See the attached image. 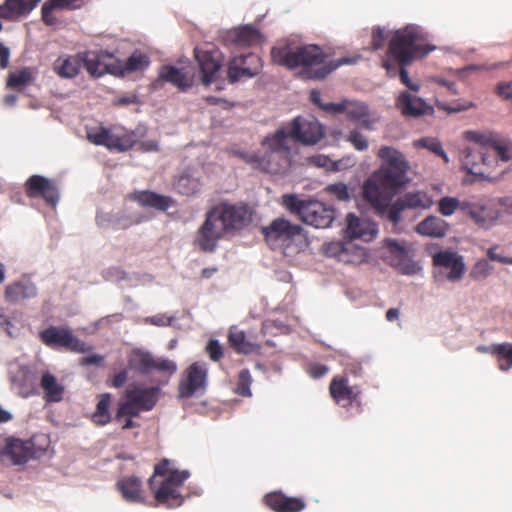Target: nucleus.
<instances>
[{
	"label": "nucleus",
	"mask_w": 512,
	"mask_h": 512,
	"mask_svg": "<svg viewBox=\"0 0 512 512\" xmlns=\"http://www.w3.org/2000/svg\"><path fill=\"white\" fill-rule=\"evenodd\" d=\"M381 164L363 183L362 196L371 207L385 212L389 201L409 182L410 163L397 148L382 146L377 152Z\"/></svg>",
	"instance_id": "f257e3e1"
},
{
	"label": "nucleus",
	"mask_w": 512,
	"mask_h": 512,
	"mask_svg": "<svg viewBox=\"0 0 512 512\" xmlns=\"http://www.w3.org/2000/svg\"><path fill=\"white\" fill-rule=\"evenodd\" d=\"M426 40V35L416 26L409 25L399 29L391 38L386 58L382 61V67L387 74L394 77L398 73L401 83L413 92H418L420 85L410 80L406 67L435 49Z\"/></svg>",
	"instance_id": "f03ea898"
},
{
	"label": "nucleus",
	"mask_w": 512,
	"mask_h": 512,
	"mask_svg": "<svg viewBox=\"0 0 512 512\" xmlns=\"http://www.w3.org/2000/svg\"><path fill=\"white\" fill-rule=\"evenodd\" d=\"M327 58L323 49L315 44L295 47L284 44L271 49L273 63L290 70L300 68V76L309 80H322L340 65L351 63L349 58H342L336 64Z\"/></svg>",
	"instance_id": "7ed1b4c3"
},
{
	"label": "nucleus",
	"mask_w": 512,
	"mask_h": 512,
	"mask_svg": "<svg viewBox=\"0 0 512 512\" xmlns=\"http://www.w3.org/2000/svg\"><path fill=\"white\" fill-rule=\"evenodd\" d=\"M263 153H248L233 150L232 154L254 168L270 174H285L292 163V146L283 130H276L261 141Z\"/></svg>",
	"instance_id": "20e7f679"
},
{
	"label": "nucleus",
	"mask_w": 512,
	"mask_h": 512,
	"mask_svg": "<svg viewBox=\"0 0 512 512\" xmlns=\"http://www.w3.org/2000/svg\"><path fill=\"white\" fill-rule=\"evenodd\" d=\"M190 476L187 470L170 469V461L163 459L154 467V473L148 484L155 500L168 508L179 507L183 503L180 488Z\"/></svg>",
	"instance_id": "39448f33"
},
{
	"label": "nucleus",
	"mask_w": 512,
	"mask_h": 512,
	"mask_svg": "<svg viewBox=\"0 0 512 512\" xmlns=\"http://www.w3.org/2000/svg\"><path fill=\"white\" fill-rule=\"evenodd\" d=\"M464 138L480 146L478 151L471 148H467L465 150L462 163L465 170L470 174L483 175L482 171L476 170V166L479 163H482L483 165L489 164V150H491L493 155L501 161H508L510 159L507 145L499 134L470 130L464 133Z\"/></svg>",
	"instance_id": "423d86ee"
},
{
	"label": "nucleus",
	"mask_w": 512,
	"mask_h": 512,
	"mask_svg": "<svg viewBox=\"0 0 512 512\" xmlns=\"http://www.w3.org/2000/svg\"><path fill=\"white\" fill-rule=\"evenodd\" d=\"M283 206L304 223L315 228H327L334 220V210L319 201H304L293 194L282 197Z\"/></svg>",
	"instance_id": "0eeeda50"
},
{
	"label": "nucleus",
	"mask_w": 512,
	"mask_h": 512,
	"mask_svg": "<svg viewBox=\"0 0 512 512\" xmlns=\"http://www.w3.org/2000/svg\"><path fill=\"white\" fill-rule=\"evenodd\" d=\"M159 392L158 387L129 385L118 403L115 420L119 421L124 416L139 417L142 411L152 410L158 401Z\"/></svg>",
	"instance_id": "6e6552de"
},
{
	"label": "nucleus",
	"mask_w": 512,
	"mask_h": 512,
	"mask_svg": "<svg viewBox=\"0 0 512 512\" xmlns=\"http://www.w3.org/2000/svg\"><path fill=\"white\" fill-rule=\"evenodd\" d=\"M40 341L54 350H66L76 353H85L92 349L84 341L74 335L68 326L51 325L39 332Z\"/></svg>",
	"instance_id": "1a4fd4ad"
},
{
	"label": "nucleus",
	"mask_w": 512,
	"mask_h": 512,
	"mask_svg": "<svg viewBox=\"0 0 512 512\" xmlns=\"http://www.w3.org/2000/svg\"><path fill=\"white\" fill-rule=\"evenodd\" d=\"M278 130L284 131V135L289 137L290 144L299 142L303 145H315L325 135L322 125L313 117L298 116L291 122L280 126Z\"/></svg>",
	"instance_id": "9d476101"
},
{
	"label": "nucleus",
	"mask_w": 512,
	"mask_h": 512,
	"mask_svg": "<svg viewBox=\"0 0 512 512\" xmlns=\"http://www.w3.org/2000/svg\"><path fill=\"white\" fill-rule=\"evenodd\" d=\"M226 232L228 230L225 224L220 219L217 210L212 207L206 213L205 220L197 231L195 245L200 251L211 253L216 249L218 241Z\"/></svg>",
	"instance_id": "9b49d317"
},
{
	"label": "nucleus",
	"mask_w": 512,
	"mask_h": 512,
	"mask_svg": "<svg viewBox=\"0 0 512 512\" xmlns=\"http://www.w3.org/2000/svg\"><path fill=\"white\" fill-rule=\"evenodd\" d=\"M323 111L338 114L345 113L346 118L353 122H358L359 127L368 131L374 129L377 119L372 117L368 105L361 101L343 100L339 103H327L323 106Z\"/></svg>",
	"instance_id": "f8f14e48"
},
{
	"label": "nucleus",
	"mask_w": 512,
	"mask_h": 512,
	"mask_svg": "<svg viewBox=\"0 0 512 512\" xmlns=\"http://www.w3.org/2000/svg\"><path fill=\"white\" fill-rule=\"evenodd\" d=\"M301 227L294 225L284 218L274 219L268 226L262 228L267 244L273 250L289 248L296 236L301 233Z\"/></svg>",
	"instance_id": "ddd939ff"
},
{
	"label": "nucleus",
	"mask_w": 512,
	"mask_h": 512,
	"mask_svg": "<svg viewBox=\"0 0 512 512\" xmlns=\"http://www.w3.org/2000/svg\"><path fill=\"white\" fill-rule=\"evenodd\" d=\"M24 192L28 198H41L50 207H56L60 193L56 182L42 175H32L24 183Z\"/></svg>",
	"instance_id": "4468645a"
},
{
	"label": "nucleus",
	"mask_w": 512,
	"mask_h": 512,
	"mask_svg": "<svg viewBox=\"0 0 512 512\" xmlns=\"http://www.w3.org/2000/svg\"><path fill=\"white\" fill-rule=\"evenodd\" d=\"M207 365L195 362L185 369L178 385L180 398H190L198 392H203L207 383Z\"/></svg>",
	"instance_id": "2eb2a0df"
},
{
	"label": "nucleus",
	"mask_w": 512,
	"mask_h": 512,
	"mask_svg": "<svg viewBox=\"0 0 512 512\" xmlns=\"http://www.w3.org/2000/svg\"><path fill=\"white\" fill-rule=\"evenodd\" d=\"M82 66L93 77H100L105 73L117 74L120 71L119 61L106 51L84 52Z\"/></svg>",
	"instance_id": "dca6fc26"
},
{
	"label": "nucleus",
	"mask_w": 512,
	"mask_h": 512,
	"mask_svg": "<svg viewBox=\"0 0 512 512\" xmlns=\"http://www.w3.org/2000/svg\"><path fill=\"white\" fill-rule=\"evenodd\" d=\"M261 58L248 53L231 59L228 64V79L230 83H236L241 79H248L258 75L262 70Z\"/></svg>",
	"instance_id": "f3484780"
},
{
	"label": "nucleus",
	"mask_w": 512,
	"mask_h": 512,
	"mask_svg": "<svg viewBox=\"0 0 512 512\" xmlns=\"http://www.w3.org/2000/svg\"><path fill=\"white\" fill-rule=\"evenodd\" d=\"M128 363L132 369L142 374H148L152 370L173 374L177 370V366L173 361L165 358H154L149 352L139 349L132 352Z\"/></svg>",
	"instance_id": "a211bd4d"
},
{
	"label": "nucleus",
	"mask_w": 512,
	"mask_h": 512,
	"mask_svg": "<svg viewBox=\"0 0 512 512\" xmlns=\"http://www.w3.org/2000/svg\"><path fill=\"white\" fill-rule=\"evenodd\" d=\"M214 208L228 231L241 229L251 221V212L246 205L220 203Z\"/></svg>",
	"instance_id": "6ab92c4d"
},
{
	"label": "nucleus",
	"mask_w": 512,
	"mask_h": 512,
	"mask_svg": "<svg viewBox=\"0 0 512 512\" xmlns=\"http://www.w3.org/2000/svg\"><path fill=\"white\" fill-rule=\"evenodd\" d=\"M33 456L30 442L9 437L0 451V461L7 465H19L27 462Z\"/></svg>",
	"instance_id": "aec40b11"
},
{
	"label": "nucleus",
	"mask_w": 512,
	"mask_h": 512,
	"mask_svg": "<svg viewBox=\"0 0 512 512\" xmlns=\"http://www.w3.org/2000/svg\"><path fill=\"white\" fill-rule=\"evenodd\" d=\"M264 504L274 512H301L306 502L300 497H289L281 491H273L263 498Z\"/></svg>",
	"instance_id": "412c9836"
},
{
	"label": "nucleus",
	"mask_w": 512,
	"mask_h": 512,
	"mask_svg": "<svg viewBox=\"0 0 512 512\" xmlns=\"http://www.w3.org/2000/svg\"><path fill=\"white\" fill-rule=\"evenodd\" d=\"M433 265L450 269L447 279L455 282L460 280L465 272L463 257L454 251L445 250L433 255Z\"/></svg>",
	"instance_id": "4be33fe9"
},
{
	"label": "nucleus",
	"mask_w": 512,
	"mask_h": 512,
	"mask_svg": "<svg viewBox=\"0 0 512 512\" xmlns=\"http://www.w3.org/2000/svg\"><path fill=\"white\" fill-rule=\"evenodd\" d=\"M396 107L406 117H419L432 114L433 107L428 105L420 97L414 96L408 91H403L396 99Z\"/></svg>",
	"instance_id": "5701e85b"
},
{
	"label": "nucleus",
	"mask_w": 512,
	"mask_h": 512,
	"mask_svg": "<svg viewBox=\"0 0 512 512\" xmlns=\"http://www.w3.org/2000/svg\"><path fill=\"white\" fill-rule=\"evenodd\" d=\"M463 212L469 216L479 227L488 229L492 227L499 217V212L481 203L467 201Z\"/></svg>",
	"instance_id": "b1692460"
},
{
	"label": "nucleus",
	"mask_w": 512,
	"mask_h": 512,
	"mask_svg": "<svg viewBox=\"0 0 512 512\" xmlns=\"http://www.w3.org/2000/svg\"><path fill=\"white\" fill-rule=\"evenodd\" d=\"M260 31L252 25H243L228 30L224 35L227 44L249 47L261 42Z\"/></svg>",
	"instance_id": "393cba45"
},
{
	"label": "nucleus",
	"mask_w": 512,
	"mask_h": 512,
	"mask_svg": "<svg viewBox=\"0 0 512 512\" xmlns=\"http://www.w3.org/2000/svg\"><path fill=\"white\" fill-rule=\"evenodd\" d=\"M195 57L203 74V83L209 85L213 76L221 67L220 52L218 50H204L195 48Z\"/></svg>",
	"instance_id": "a878e982"
},
{
	"label": "nucleus",
	"mask_w": 512,
	"mask_h": 512,
	"mask_svg": "<svg viewBox=\"0 0 512 512\" xmlns=\"http://www.w3.org/2000/svg\"><path fill=\"white\" fill-rule=\"evenodd\" d=\"M329 392L333 400L343 407L351 405L360 394L357 387L348 385V379L345 377L333 378L329 386Z\"/></svg>",
	"instance_id": "bb28decb"
},
{
	"label": "nucleus",
	"mask_w": 512,
	"mask_h": 512,
	"mask_svg": "<svg viewBox=\"0 0 512 512\" xmlns=\"http://www.w3.org/2000/svg\"><path fill=\"white\" fill-rule=\"evenodd\" d=\"M41 0H5L0 5V18L5 20H18L28 15Z\"/></svg>",
	"instance_id": "cd10ccee"
},
{
	"label": "nucleus",
	"mask_w": 512,
	"mask_h": 512,
	"mask_svg": "<svg viewBox=\"0 0 512 512\" xmlns=\"http://www.w3.org/2000/svg\"><path fill=\"white\" fill-rule=\"evenodd\" d=\"M37 295V288L29 280L15 281L5 288L4 297L6 302L16 304L26 299L34 298Z\"/></svg>",
	"instance_id": "c85d7f7f"
},
{
	"label": "nucleus",
	"mask_w": 512,
	"mask_h": 512,
	"mask_svg": "<svg viewBox=\"0 0 512 512\" xmlns=\"http://www.w3.org/2000/svg\"><path fill=\"white\" fill-rule=\"evenodd\" d=\"M131 198L142 207H149L159 211H166L174 205V200L171 197L150 190L134 192Z\"/></svg>",
	"instance_id": "c756f323"
},
{
	"label": "nucleus",
	"mask_w": 512,
	"mask_h": 512,
	"mask_svg": "<svg viewBox=\"0 0 512 512\" xmlns=\"http://www.w3.org/2000/svg\"><path fill=\"white\" fill-rule=\"evenodd\" d=\"M116 486L127 502H144L142 481L137 476L123 477L117 482Z\"/></svg>",
	"instance_id": "7c9ffc66"
},
{
	"label": "nucleus",
	"mask_w": 512,
	"mask_h": 512,
	"mask_svg": "<svg viewBox=\"0 0 512 512\" xmlns=\"http://www.w3.org/2000/svg\"><path fill=\"white\" fill-rule=\"evenodd\" d=\"M449 224L438 216H428L416 226V232L420 235L442 238L447 234Z\"/></svg>",
	"instance_id": "2f4dec72"
},
{
	"label": "nucleus",
	"mask_w": 512,
	"mask_h": 512,
	"mask_svg": "<svg viewBox=\"0 0 512 512\" xmlns=\"http://www.w3.org/2000/svg\"><path fill=\"white\" fill-rule=\"evenodd\" d=\"M160 79L176 86L181 91H187L193 84L192 77L182 69L174 66H163L159 73Z\"/></svg>",
	"instance_id": "473e14b6"
},
{
	"label": "nucleus",
	"mask_w": 512,
	"mask_h": 512,
	"mask_svg": "<svg viewBox=\"0 0 512 512\" xmlns=\"http://www.w3.org/2000/svg\"><path fill=\"white\" fill-rule=\"evenodd\" d=\"M78 0H47L41 9L42 20L45 24L52 26L57 23L53 15L55 10H73L79 7Z\"/></svg>",
	"instance_id": "72a5a7b5"
},
{
	"label": "nucleus",
	"mask_w": 512,
	"mask_h": 512,
	"mask_svg": "<svg viewBox=\"0 0 512 512\" xmlns=\"http://www.w3.org/2000/svg\"><path fill=\"white\" fill-rule=\"evenodd\" d=\"M346 222L347 226L345 229V235L349 239H363L366 236H370V238H372L376 233L374 229H368V223L363 222L353 213H349L347 215Z\"/></svg>",
	"instance_id": "f704fd0d"
},
{
	"label": "nucleus",
	"mask_w": 512,
	"mask_h": 512,
	"mask_svg": "<svg viewBox=\"0 0 512 512\" xmlns=\"http://www.w3.org/2000/svg\"><path fill=\"white\" fill-rule=\"evenodd\" d=\"M228 343L239 354H250L259 349V345L249 341L244 331L236 327L230 328Z\"/></svg>",
	"instance_id": "c9c22d12"
},
{
	"label": "nucleus",
	"mask_w": 512,
	"mask_h": 512,
	"mask_svg": "<svg viewBox=\"0 0 512 512\" xmlns=\"http://www.w3.org/2000/svg\"><path fill=\"white\" fill-rule=\"evenodd\" d=\"M82 67V54L58 58L54 63L55 72L63 78L75 77Z\"/></svg>",
	"instance_id": "e433bc0d"
},
{
	"label": "nucleus",
	"mask_w": 512,
	"mask_h": 512,
	"mask_svg": "<svg viewBox=\"0 0 512 512\" xmlns=\"http://www.w3.org/2000/svg\"><path fill=\"white\" fill-rule=\"evenodd\" d=\"M111 394L103 393L98 396L95 411L91 416L92 422L97 426H104L110 423L112 417L110 412Z\"/></svg>",
	"instance_id": "4c0bfd02"
},
{
	"label": "nucleus",
	"mask_w": 512,
	"mask_h": 512,
	"mask_svg": "<svg viewBox=\"0 0 512 512\" xmlns=\"http://www.w3.org/2000/svg\"><path fill=\"white\" fill-rule=\"evenodd\" d=\"M45 392L47 402H59L63 398L64 387L57 382L55 376L50 373H44L40 383Z\"/></svg>",
	"instance_id": "58836bf2"
},
{
	"label": "nucleus",
	"mask_w": 512,
	"mask_h": 512,
	"mask_svg": "<svg viewBox=\"0 0 512 512\" xmlns=\"http://www.w3.org/2000/svg\"><path fill=\"white\" fill-rule=\"evenodd\" d=\"M384 243L390 254L392 265L400 267L409 260V251L405 242H399L394 239H386Z\"/></svg>",
	"instance_id": "ea45409f"
},
{
	"label": "nucleus",
	"mask_w": 512,
	"mask_h": 512,
	"mask_svg": "<svg viewBox=\"0 0 512 512\" xmlns=\"http://www.w3.org/2000/svg\"><path fill=\"white\" fill-rule=\"evenodd\" d=\"M137 142V137L133 131L111 132L110 150L124 152L130 150Z\"/></svg>",
	"instance_id": "a19ab883"
},
{
	"label": "nucleus",
	"mask_w": 512,
	"mask_h": 512,
	"mask_svg": "<svg viewBox=\"0 0 512 512\" xmlns=\"http://www.w3.org/2000/svg\"><path fill=\"white\" fill-rule=\"evenodd\" d=\"M407 208L428 209L433 205V199L426 192H408L402 198Z\"/></svg>",
	"instance_id": "79ce46f5"
},
{
	"label": "nucleus",
	"mask_w": 512,
	"mask_h": 512,
	"mask_svg": "<svg viewBox=\"0 0 512 512\" xmlns=\"http://www.w3.org/2000/svg\"><path fill=\"white\" fill-rule=\"evenodd\" d=\"M34 80L33 70L29 67L22 68L8 75L6 85L8 88L18 89L27 86Z\"/></svg>",
	"instance_id": "37998d69"
},
{
	"label": "nucleus",
	"mask_w": 512,
	"mask_h": 512,
	"mask_svg": "<svg viewBox=\"0 0 512 512\" xmlns=\"http://www.w3.org/2000/svg\"><path fill=\"white\" fill-rule=\"evenodd\" d=\"M414 147L416 148H424L432 153L436 154L437 156L441 157L445 163L449 162V158L445 151L443 150L441 142L434 137H423L420 139H417L413 142Z\"/></svg>",
	"instance_id": "c03bdc74"
},
{
	"label": "nucleus",
	"mask_w": 512,
	"mask_h": 512,
	"mask_svg": "<svg viewBox=\"0 0 512 512\" xmlns=\"http://www.w3.org/2000/svg\"><path fill=\"white\" fill-rule=\"evenodd\" d=\"M493 354L497 357L498 366L503 371L512 367V344H497L493 348Z\"/></svg>",
	"instance_id": "a18cd8bd"
},
{
	"label": "nucleus",
	"mask_w": 512,
	"mask_h": 512,
	"mask_svg": "<svg viewBox=\"0 0 512 512\" xmlns=\"http://www.w3.org/2000/svg\"><path fill=\"white\" fill-rule=\"evenodd\" d=\"M467 201H460L458 198L445 196L442 197L438 202V212L443 216H451L457 210L463 212V207Z\"/></svg>",
	"instance_id": "49530a36"
},
{
	"label": "nucleus",
	"mask_w": 512,
	"mask_h": 512,
	"mask_svg": "<svg viewBox=\"0 0 512 512\" xmlns=\"http://www.w3.org/2000/svg\"><path fill=\"white\" fill-rule=\"evenodd\" d=\"M407 207L404 205V202L401 198L397 199L394 203L390 205V201L388 202L385 212H380L378 209L373 208L377 215L379 216H385L390 222L393 224H398L401 219L402 212Z\"/></svg>",
	"instance_id": "de8ad7c7"
},
{
	"label": "nucleus",
	"mask_w": 512,
	"mask_h": 512,
	"mask_svg": "<svg viewBox=\"0 0 512 512\" xmlns=\"http://www.w3.org/2000/svg\"><path fill=\"white\" fill-rule=\"evenodd\" d=\"M149 65V59L146 55L134 52L125 62L123 69L120 67V71L118 73L126 72H134L137 70H142Z\"/></svg>",
	"instance_id": "09e8293b"
},
{
	"label": "nucleus",
	"mask_w": 512,
	"mask_h": 512,
	"mask_svg": "<svg viewBox=\"0 0 512 512\" xmlns=\"http://www.w3.org/2000/svg\"><path fill=\"white\" fill-rule=\"evenodd\" d=\"M88 140L95 145H102L109 149L111 131L103 126L87 132Z\"/></svg>",
	"instance_id": "8fccbe9b"
},
{
	"label": "nucleus",
	"mask_w": 512,
	"mask_h": 512,
	"mask_svg": "<svg viewBox=\"0 0 512 512\" xmlns=\"http://www.w3.org/2000/svg\"><path fill=\"white\" fill-rule=\"evenodd\" d=\"M252 383V376L248 369H242L238 374L237 385L235 393L242 397L251 396L250 386Z\"/></svg>",
	"instance_id": "3c124183"
},
{
	"label": "nucleus",
	"mask_w": 512,
	"mask_h": 512,
	"mask_svg": "<svg viewBox=\"0 0 512 512\" xmlns=\"http://www.w3.org/2000/svg\"><path fill=\"white\" fill-rule=\"evenodd\" d=\"M325 192L333 196L338 201H349L351 199V193L348 186L342 182L329 184L325 187Z\"/></svg>",
	"instance_id": "603ef678"
},
{
	"label": "nucleus",
	"mask_w": 512,
	"mask_h": 512,
	"mask_svg": "<svg viewBox=\"0 0 512 512\" xmlns=\"http://www.w3.org/2000/svg\"><path fill=\"white\" fill-rule=\"evenodd\" d=\"M346 140L358 151L367 150L369 147L368 139L360 132V127L352 129Z\"/></svg>",
	"instance_id": "864d4df0"
},
{
	"label": "nucleus",
	"mask_w": 512,
	"mask_h": 512,
	"mask_svg": "<svg viewBox=\"0 0 512 512\" xmlns=\"http://www.w3.org/2000/svg\"><path fill=\"white\" fill-rule=\"evenodd\" d=\"M492 266L487 259H481L475 263L470 271V277L475 280L485 279L491 272Z\"/></svg>",
	"instance_id": "5fc2aeb1"
},
{
	"label": "nucleus",
	"mask_w": 512,
	"mask_h": 512,
	"mask_svg": "<svg viewBox=\"0 0 512 512\" xmlns=\"http://www.w3.org/2000/svg\"><path fill=\"white\" fill-rule=\"evenodd\" d=\"M139 222V220H134L127 215L121 214L113 216L109 220V225L114 230H125Z\"/></svg>",
	"instance_id": "6e6d98bb"
},
{
	"label": "nucleus",
	"mask_w": 512,
	"mask_h": 512,
	"mask_svg": "<svg viewBox=\"0 0 512 512\" xmlns=\"http://www.w3.org/2000/svg\"><path fill=\"white\" fill-rule=\"evenodd\" d=\"M386 38L387 36L383 28L374 27L372 30L371 49L374 51L381 49L385 44Z\"/></svg>",
	"instance_id": "4d7b16f0"
},
{
	"label": "nucleus",
	"mask_w": 512,
	"mask_h": 512,
	"mask_svg": "<svg viewBox=\"0 0 512 512\" xmlns=\"http://www.w3.org/2000/svg\"><path fill=\"white\" fill-rule=\"evenodd\" d=\"M206 351L210 359L215 362L223 357V348L218 340L211 339L206 346Z\"/></svg>",
	"instance_id": "13d9d810"
},
{
	"label": "nucleus",
	"mask_w": 512,
	"mask_h": 512,
	"mask_svg": "<svg viewBox=\"0 0 512 512\" xmlns=\"http://www.w3.org/2000/svg\"><path fill=\"white\" fill-rule=\"evenodd\" d=\"M346 250L347 249L345 248V246L342 243H340V242L330 243L327 246L326 253L329 256L337 257V258H339L342 261H347L345 259Z\"/></svg>",
	"instance_id": "bf43d9fd"
},
{
	"label": "nucleus",
	"mask_w": 512,
	"mask_h": 512,
	"mask_svg": "<svg viewBox=\"0 0 512 512\" xmlns=\"http://www.w3.org/2000/svg\"><path fill=\"white\" fill-rule=\"evenodd\" d=\"M308 371L311 377L317 379L324 376L329 371V368L324 364L312 363L309 365Z\"/></svg>",
	"instance_id": "052dcab7"
},
{
	"label": "nucleus",
	"mask_w": 512,
	"mask_h": 512,
	"mask_svg": "<svg viewBox=\"0 0 512 512\" xmlns=\"http://www.w3.org/2000/svg\"><path fill=\"white\" fill-rule=\"evenodd\" d=\"M499 250V247L496 246V247H492L488 250L487 252V255L489 257L490 260L492 261H498L500 263H504V264H510L512 263V258L510 257H507V256H504L503 254L501 253H498L497 251Z\"/></svg>",
	"instance_id": "680f3d73"
},
{
	"label": "nucleus",
	"mask_w": 512,
	"mask_h": 512,
	"mask_svg": "<svg viewBox=\"0 0 512 512\" xmlns=\"http://www.w3.org/2000/svg\"><path fill=\"white\" fill-rule=\"evenodd\" d=\"M128 379V372L126 370H121L117 374H115L111 380V386L114 388H121Z\"/></svg>",
	"instance_id": "e2e57ef3"
},
{
	"label": "nucleus",
	"mask_w": 512,
	"mask_h": 512,
	"mask_svg": "<svg viewBox=\"0 0 512 512\" xmlns=\"http://www.w3.org/2000/svg\"><path fill=\"white\" fill-rule=\"evenodd\" d=\"M104 361V357L99 354H93L80 359L82 366L100 365Z\"/></svg>",
	"instance_id": "0e129e2a"
},
{
	"label": "nucleus",
	"mask_w": 512,
	"mask_h": 512,
	"mask_svg": "<svg viewBox=\"0 0 512 512\" xmlns=\"http://www.w3.org/2000/svg\"><path fill=\"white\" fill-rule=\"evenodd\" d=\"M146 322L156 325V326H166V325L170 324L171 318H169L165 315L159 314V315H155L150 318H147Z\"/></svg>",
	"instance_id": "69168bd1"
},
{
	"label": "nucleus",
	"mask_w": 512,
	"mask_h": 512,
	"mask_svg": "<svg viewBox=\"0 0 512 512\" xmlns=\"http://www.w3.org/2000/svg\"><path fill=\"white\" fill-rule=\"evenodd\" d=\"M497 94L504 98L509 99L512 97V85L510 82L502 83L497 86L496 89Z\"/></svg>",
	"instance_id": "338daca9"
},
{
	"label": "nucleus",
	"mask_w": 512,
	"mask_h": 512,
	"mask_svg": "<svg viewBox=\"0 0 512 512\" xmlns=\"http://www.w3.org/2000/svg\"><path fill=\"white\" fill-rule=\"evenodd\" d=\"M9 49L0 43V67L5 69L9 63Z\"/></svg>",
	"instance_id": "774afa93"
}]
</instances>
